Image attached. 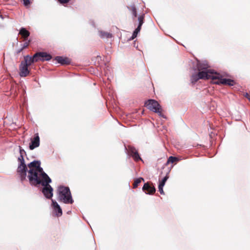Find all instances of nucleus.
<instances>
[{
    "instance_id": "nucleus-10",
    "label": "nucleus",
    "mask_w": 250,
    "mask_h": 250,
    "mask_svg": "<svg viewBox=\"0 0 250 250\" xmlns=\"http://www.w3.org/2000/svg\"><path fill=\"white\" fill-rule=\"evenodd\" d=\"M143 190L146 194H153L155 192L156 189L153 185H150L148 183H146L143 187Z\"/></svg>"
},
{
    "instance_id": "nucleus-14",
    "label": "nucleus",
    "mask_w": 250,
    "mask_h": 250,
    "mask_svg": "<svg viewBox=\"0 0 250 250\" xmlns=\"http://www.w3.org/2000/svg\"><path fill=\"white\" fill-rule=\"evenodd\" d=\"M19 34L21 36L24 41H26L30 33L25 28L22 27L20 30Z\"/></svg>"
},
{
    "instance_id": "nucleus-12",
    "label": "nucleus",
    "mask_w": 250,
    "mask_h": 250,
    "mask_svg": "<svg viewBox=\"0 0 250 250\" xmlns=\"http://www.w3.org/2000/svg\"><path fill=\"white\" fill-rule=\"evenodd\" d=\"M21 62H23V63L25 64L26 65L29 66L31 65L32 63L37 62V60L35 59L34 55L33 57L27 55L24 57V61H21Z\"/></svg>"
},
{
    "instance_id": "nucleus-2",
    "label": "nucleus",
    "mask_w": 250,
    "mask_h": 250,
    "mask_svg": "<svg viewBox=\"0 0 250 250\" xmlns=\"http://www.w3.org/2000/svg\"><path fill=\"white\" fill-rule=\"evenodd\" d=\"M58 195L59 201L65 204H72L73 203L69 188L60 186L58 189Z\"/></svg>"
},
{
    "instance_id": "nucleus-13",
    "label": "nucleus",
    "mask_w": 250,
    "mask_h": 250,
    "mask_svg": "<svg viewBox=\"0 0 250 250\" xmlns=\"http://www.w3.org/2000/svg\"><path fill=\"white\" fill-rule=\"evenodd\" d=\"M196 67L198 71L209 70V65L206 62H198Z\"/></svg>"
},
{
    "instance_id": "nucleus-1",
    "label": "nucleus",
    "mask_w": 250,
    "mask_h": 250,
    "mask_svg": "<svg viewBox=\"0 0 250 250\" xmlns=\"http://www.w3.org/2000/svg\"><path fill=\"white\" fill-rule=\"evenodd\" d=\"M27 167L29 169L27 177L30 184L33 186L41 184L43 186L42 192L44 195L51 199L53 196V188L49 185L51 180L41 167L40 161H34L28 164Z\"/></svg>"
},
{
    "instance_id": "nucleus-28",
    "label": "nucleus",
    "mask_w": 250,
    "mask_h": 250,
    "mask_svg": "<svg viewBox=\"0 0 250 250\" xmlns=\"http://www.w3.org/2000/svg\"><path fill=\"white\" fill-rule=\"evenodd\" d=\"M58 1L62 4L67 3L70 0H58Z\"/></svg>"
},
{
    "instance_id": "nucleus-19",
    "label": "nucleus",
    "mask_w": 250,
    "mask_h": 250,
    "mask_svg": "<svg viewBox=\"0 0 250 250\" xmlns=\"http://www.w3.org/2000/svg\"><path fill=\"white\" fill-rule=\"evenodd\" d=\"M199 79V77H198V73L193 74L191 77V83L192 84H194L195 83H196Z\"/></svg>"
},
{
    "instance_id": "nucleus-27",
    "label": "nucleus",
    "mask_w": 250,
    "mask_h": 250,
    "mask_svg": "<svg viewBox=\"0 0 250 250\" xmlns=\"http://www.w3.org/2000/svg\"><path fill=\"white\" fill-rule=\"evenodd\" d=\"M19 149H20V155H21L23 156L24 154H26V152L25 150L22 148V147L21 146H19Z\"/></svg>"
},
{
    "instance_id": "nucleus-6",
    "label": "nucleus",
    "mask_w": 250,
    "mask_h": 250,
    "mask_svg": "<svg viewBox=\"0 0 250 250\" xmlns=\"http://www.w3.org/2000/svg\"><path fill=\"white\" fill-rule=\"evenodd\" d=\"M27 169V166L25 164L19 165L17 171L20 175L21 181H23L26 179Z\"/></svg>"
},
{
    "instance_id": "nucleus-9",
    "label": "nucleus",
    "mask_w": 250,
    "mask_h": 250,
    "mask_svg": "<svg viewBox=\"0 0 250 250\" xmlns=\"http://www.w3.org/2000/svg\"><path fill=\"white\" fill-rule=\"evenodd\" d=\"M40 137L38 133L34 135L33 138H31V143L29 144V149L33 150L40 146Z\"/></svg>"
},
{
    "instance_id": "nucleus-4",
    "label": "nucleus",
    "mask_w": 250,
    "mask_h": 250,
    "mask_svg": "<svg viewBox=\"0 0 250 250\" xmlns=\"http://www.w3.org/2000/svg\"><path fill=\"white\" fill-rule=\"evenodd\" d=\"M217 74V73L214 72L212 70H201L198 71V77H199L200 79H211L213 83H214V81L216 79V76Z\"/></svg>"
},
{
    "instance_id": "nucleus-32",
    "label": "nucleus",
    "mask_w": 250,
    "mask_h": 250,
    "mask_svg": "<svg viewBox=\"0 0 250 250\" xmlns=\"http://www.w3.org/2000/svg\"><path fill=\"white\" fill-rule=\"evenodd\" d=\"M245 96L250 101V95L248 93H246Z\"/></svg>"
},
{
    "instance_id": "nucleus-8",
    "label": "nucleus",
    "mask_w": 250,
    "mask_h": 250,
    "mask_svg": "<svg viewBox=\"0 0 250 250\" xmlns=\"http://www.w3.org/2000/svg\"><path fill=\"white\" fill-rule=\"evenodd\" d=\"M28 66L24 64L23 62H21L19 65V75L21 77H25L30 74V70Z\"/></svg>"
},
{
    "instance_id": "nucleus-15",
    "label": "nucleus",
    "mask_w": 250,
    "mask_h": 250,
    "mask_svg": "<svg viewBox=\"0 0 250 250\" xmlns=\"http://www.w3.org/2000/svg\"><path fill=\"white\" fill-rule=\"evenodd\" d=\"M55 60L60 63L62 64H70L71 61L67 58H64L62 57L58 56L56 57Z\"/></svg>"
},
{
    "instance_id": "nucleus-3",
    "label": "nucleus",
    "mask_w": 250,
    "mask_h": 250,
    "mask_svg": "<svg viewBox=\"0 0 250 250\" xmlns=\"http://www.w3.org/2000/svg\"><path fill=\"white\" fill-rule=\"evenodd\" d=\"M145 106L150 110L158 113L159 116H163L161 106L157 101L152 99L148 100L146 102Z\"/></svg>"
},
{
    "instance_id": "nucleus-5",
    "label": "nucleus",
    "mask_w": 250,
    "mask_h": 250,
    "mask_svg": "<svg viewBox=\"0 0 250 250\" xmlns=\"http://www.w3.org/2000/svg\"><path fill=\"white\" fill-rule=\"evenodd\" d=\"M216 79L214 81V84H224L229 86H232L235 84V82L234 80L229 79L223 78L222 76L217 73L216 76Z\"/></svg>"
},
{
    "instance_id": "nucleus-22",
    "label": "nucleus",
    "mask_w": 250,
    "mask_h": 250,
    "mask_svg": "<svg viewBox=\"0 0 250 250\" xmlns=\"http://www.w3.org/2000/svg\"><path fill=\"white\" fill-rule=\"evenodd\" d=\"M131 156L133 158L134 160L136 161H138L139 160H142L141 157H140L139 154L138 152H134V154H133Z\"/></svg>"
},
{
    "instance_id": "nucleus-33",
    "label": "nucleus",
    "mask_w": 250,
    "mask_h": 250,
    "mask_svg": "<svg viewBox=\"0 0 250 250\" xmlns=\"http://www.w3.org/2000/svg\"><path fill=\"white\" fill-rule=\"evenodd\" d=\"M165 183H164V182L161 181L159 183V187H163L165 185Z\"/></svg>"
},
{
    "instance_id": "nucleus-18",
    "label": "nucleus",
    "mask_w": 250,
    "mask_h": 250,
    "mask_svg": "<svg viewBox=\"0 0 250 250\" xmlns=\"http://www.w3.org/2000/svg\"><path fill=\"white\" fill-rule=\"evenodd\" d=\"M178 161H179V159L178 158L175 157H173V156H170L168 158V160H167L166 165H167L169 163L173 164V163H176Z\"/></svg>"
},
{
    "instance_id": "nucleus-20",
    "label": "nucleus",
    "mask_w": 250,
    "mask_h": 250,
    "mask_svg": "<svg viewBox=\"0 0 250 250\" xmlns=\"http://www.w3.org/2000/svg\"><path fill=\"white\" fill-rule=\"evenodd\" d=\"M144 19H145V15L144 14L141 15L138 17L139 25H138L137 28L141 29V26L144 21Z\"/></svg>"
},
{
    "instance_id": "nucleus-17",
    "label": "nucleus",
    "mask_w": 250,
    "mask_h": 250,
    "mask_svg": "<svg viewBox=\"0 0 250 250\" xmlns=\"http://www.w3.org/2000/svg\"><path fill=\"white\" fill-rule=\"evenodd\" d=\"M99 33L102 38H110L112 37L111 34L107 32L101 31Z\"/></svg>"
},
{
    "instance_id": "nucleus-7",
    "label": "nucleus",
    "mask_w": 250,
    "mask_h": 250,
    "mask_svg": "<svg viewBox=\"0 0 250 250\" xmlns=\"http://www.w3.org/2000/svg\"><path fill=\"white\" fill-rule=\"evenodd\" d=\"M34 58L37 60V62L39 61H49L51 60V56L50 55L47 54L46 52H39L35 53L34 55Z\"/></svg>"
},
{
    "instance_id": "nucleus-30",
    "label": "nucleus",
    "mask_w": 250,
    "mask_h": 250,
    "mask_svg": "<svg viewBox=\"0 0 250 250\" xmlns=\"http://www.w3.org/2000/svg\"><path fill=\"white\" fill-rule=\"evenodd\" d=\"M168 178L169 176L167 173L161 181L164 182V183H166V181H167Z\"/></svg>"
},
{
    "instance_id": "nucleus-29",
    "label": "nucleus",
    "mask_w": 250,
    "mask_h": 250,
    "mask_svg": "<svg viewBox=\"0 0 250 250\" xmlns=\"http://www.w3.org/2000/svg\"><path fill=\"white\" fill-rule=\"evenodd\" d=\"M31 0H23V2H24V4L25 5V6H27L29 4H30L31 3Z\"/></svg>"
},
{
    "instance_id": "nucleus-24",
    "label": "nucleus",
    "mask_w": 250,
    "mask_h": 250,
    "mask_svg": "<svg viewBox=\"0 0 250 250\" xmlns=\"http://www.w3.org/2000/svg\"><path fill=\"white\" fill-rule=\"evenodd\" d=\"M18 161L20 163V164H25L23 158V156L20 155L18 158Z\"/></svg>"
},
{
    "instance_id": "nucleus-31",
    "label": "nucleus",
    "mask_w": 250,
    "mask_h": 250,
    "mask_svg": "<svg viewBox=\"0 0 250 250\" xmlns=\"http://www.w3.org/2000/svg\"><path fill=\"white\" fill-rule=\"evenodd\" d=\"M158 188H159V191L160 193L161 194H164V191L163 190V187L158 186Z\"/></svg>"
},
{
    "instance_id": "nucleus-11",
    "label": "nucleus",
    "mask_w": 250,
    "mask_h": 250,
    "mask_svg": "<svg viewBox=\"0 0 250 250\" xmlns=\"http://www.w3.org/2000/svg\"><path fill=\"white\" fill-rule=\"evenodd\" d=\"M52 205L56 213L57 216L60 217L62 216V208L56 201L52 200Z\"/></svg>"
},
{
    "instance_id": "nucleus-16",
    "label": "nucleus",
    "mask_w": 250,
    "mask_h": 250,
    "mask_svg": "<svg viewBox=\"0 0 250 250\" xmlns=\"http://www.w3.org/2000/svg\"><path fill=\"white\" fill-rule=\"evenodd\" d=\"M127 8L129 10H130L132 12L134 16V18H136L137 17V14L136 8L135 4H133L129 6H127Z\"/></svg>"
},
{
    "instance_id": "nucleus-23",
    "label": "nucleus",
    "mask_w": 250,
    "mask_h": 250,
    "mask_svg": "<svg viewBox=\"0 0 250 250\" xmlns=\"http://www.w3.org/2000/svg\"><path fill=\"white\" fill-rule=\"evenodd\" d=\"M140 30H141V29H140L139 28H137L134 30V31L133 32V33L132 34V37H131V39L132 40L135 39L137 37L138 33L140 31Z\"/></svg>"
},
{
    "instance_id": "nucleus-26",
    "label": "nucleus",
    "mask_w": 250,
    "mask_h": 250,
    "mask_svg": "<svg viewBox=\"0 0 250 250\" xmlns=\"http://www.w3.org/2000/svg\"><path fill=\"white\" fill-rule=\"evenodd\" d=\"M137 152V151L134 147H131L129 148V153H130L131 156H132L133 154H134V152Z\"/></svg>"
},
{
    "instance_id": "nucleus-21",
    "label": "nucleus",
    "mask_w": 250,
    "mask_h": 250,
    "mask_svg": "<svg viewBox=\"0 0 250 250\" xmlns=\"http://www.w3.org/2000/svg\"><path fill=\"white\" fill-rule=\"evenodd\" d=\"M144 181V179L143 178H139L136 179L134 180V182L133 184V188H136L138 187L139 184L142 181Z\"/></svg>"
},
{
    "instance_id": "nucleus-25",
    "label": "nucleus",
    "mask_w": 250,
    "mask_h": 250,
    "mask_svg": "<svg viewBox=\"0 0 250 250\" xmlns=\"http://www.w3.org/2000/svg\"><path fill=\"white\" fill-rule=\"evenodd\" d=\"M30 42V40H29L28 42H25L23 44V47L19 52H20L21 51H22L24 48H27L28 46V45H29Z\"/></svg>"
}]
</instances>
